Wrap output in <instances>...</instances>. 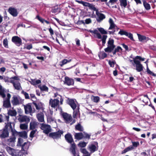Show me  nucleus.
<instances>
[{
	"instance_id": "nucleus-53",
	"label": "nucleus",
	"mask_w": 156,
	"mask_h": 156,
	"mask_svg": "<svg viewBox=\"0 0 156 156\" xmlns=\"http://www.w3.org/2000/svg\"><path fill=\"white\" fill-rule=\"evenodd\" d=\"M37 130L35 129V130H32L30 133V136L31 138H33L34 137V135L35 133Z\"/></svg>"
},
{
	"instance_id": "nucleus-1",
	"label": "nucleus",
	"mask_w": 156,
	"mask_h": 156,
	"mask_svg": "<svg viewBox=\"0 0 156 156\" xmlns=\"http://www.w3.org/2000/svg\"><path fill=\"white\" fill-rule=\"evenodd\" d=\"M6 120L7 121V123H5L6 125L5 128L2 130H0V138L2 139H4L7 137L9 136V132H11L10 126H12V122H9V118H5Z\"/></svg>"
},
{
	"instance_id": "nucleus-8",
	"label": "nucleus",
	"mask_w": 156,
	"mask_h": 156,
	"mask_svg": "<svg viewBox=\"0 0 156 156\" xmlns=\"http://www.w3.org/2000/svg\"><path fill=\"white\" fill-rule=\"evenodd\" d=\"M25 110V112L26 114H30L31 116H32V114L35 112L34 109H32L30 103L26 105H24Z\"/></svg>"
},
{
	"instance_id": "nucleus-44",
	"label": "nucleus",
	"mask_w": 156,
	"mask_h": 156,
	"mask_svg": "<svg viewBox=\"0 0 156 156\" xmlns=\"http://www.w3.org/2000/svg\"><path fill=\"white\" fill-rule=\"evenodd\" d=\"M98 29L102 34H107V32L102 28H98Z\"/></svg>"
},
{
	"instance_id": "nucleus-3",
	"label": "nucleus",
	"mask_w": 156,
	"mask_h": 156,
	"mask_svg": "<svg viewBox=\"0 0 156 156\" xmlns=\"http://www.w3.org/2000/svg\"><path fill=\"white\" fill-rule=\"evenodd\" d=\"M6 150L8 153L12 156H25V154L21 151L16 150L10 147H8L6 148Z\"/></svg>"
},
{
	"instance_id": "nucleus-32",
	"label": "nucleus",
	"mask_w": 156,
	"mask_h": 156,
	"mask_svg": "<svg viewBox=\"0 0 156 156\" xmlns=\"http://www.w3.org/2000/svg\"><path fill=\"white\" fill-rule=\"evenodd\" d=\"M12 137H11L9 139H8L7 140L8 142L9 143H14L16 141V135L12 136Z\"/></svg>"
},
{
	"instance_id": "nucleus-58",
	"label": "nucleus",
	"mask_w": 156,
	"mask_h": 156,
	"mask_svg": "<svg viewBox=\"0 0 156 156\" xmlns=\"http://www.w3.org/2000/svg\"><path fill=\"white\" fill-rule=\"evenodd\" d=\"M40 125H41V129L42 130H44L49 125H48L44 124V123H41Z\"/></svg>"
},
{
	"instance_id": "nucleus-18",
	"label": "nucleus",
	"mask_w": 156,
	"mask_h": 156,
	"mask_svg": "<svg viewBox=\"0 0 156 156\" xmlns=\"http://www.w3.org/2000/svg\"><path fill=\"white\" fill-rule=\"evenodd\" d=\"M59 103L58 101H56L55 99L53 100L51 99L49 100V104L51 106L52 108H55L58 105Z\"/></svg>"
},
{
	"instance_id": "nucleus-13",
	"label": "nucleus",
	"mask_w": 156,
	"mask_h": 156,
	"mask_svg": "<svg viewBox=\"0 0 156 156\" xmlns=\"http://www.w3.org/2000/svg\"><path fill=\"white\" fill-rule=\"evenodd\" d=\"M65 138L68 143L71 144L74 143L72 136L70 133H68L66 134L65 136Z\"/></svg>"
},
{
	"instance_id": "nucleus-59",
	"label": "nucleus",
	"mask_w": 156,
	"mask_h": 156,
	"mask_svg": "<svg viewBox=\"0 0 156 156\" xmlns=\"http://www.w3.org/2000/svg\"><path fill=\"white\" fill-rule=\"evenodd\" d=\"M128 36H126L128 37L130 40L133 41H134V40L133 38V34L130 33L128 32Z\"/></svg>"
},
{
	"instance_id": "nucleus-46",
	"label": "nucleus",
	"mask_w": 156,
	"mask_h": 156,
	"mask_svg": "<svg viewBox=\"0 0 156 156\" xmlns=\"http://www.w3.org/2000/svg\"><path fill=\"white\" fill-rule=\"evenodd\" d=\"M100 119L103 122H106L108 123H112L113 122V121L111 119L108 120L104 118H100Z\"/></svg>"
},
{
	"instance_id": "nucleus-47",
	"label": "nucleus",
	"mask_w": 156,
	"mask_h": 156,
	"mask_svg": "<svg viewBox=\"0 0 156 156\" xmlns=\"http://www.w3.org/2000/svg\"><path fill=\"white\" fill-rule=\"evenodd\" d=\"M18 113L19 114V117H27L26 115H23V111L21 109H18Z\"/></svg>"
},
{
	"instance_id": "nucleus-42",
	"label": "nucleus",
	"mask_w": 156,
	"mask_h": 156,
	"mask_svg": "<svg viewBox=\"0 0 156 156\" xmlns=\"http://www.w3.org/2000/svg\"><path fill=\"white\" fill-rule=\"evenodd\" d=\"M64 121L66 123H69L71 122L73 119L72 118H63Z\"/></svg>"
},
{
	"instance_id": "nucleus-24",
	"label": "nucleus",
	"mask_w": 156,
	"mask_h": 156,
	"mask_svg": "<svg viewBox=\"0 0 156 156\" xmlns=\"http://www.w3.org/2000/svg\"><path fill=\"white\" fill-rule=\"evenodd\" d=\"M80 107H78V108L73 110V117H80V113L79 112Z\"/></svg>"
},
{
	"instance_id": "nucleus-36",
	"label": "nucleus",
	"mask_w": 156,
	"mask_h": 156,
	"mask_svg": "<svg viewBox=\"0 0 156 156\" xmlns=\"http://www.w3.org/2000/svg\"><path fill=\"white\" fill-rule=\"evenodd\" d=\"M75 129L79 131H82L83 130V127L80 124L78 123L75 126Z\"/></svg>"
},
{
	"instance_id": "nucleus-19",
	"label": "nucleus",
	"mask_w": 156,
	"mask_h": 156,
	"mask_svg": "<svg viewBox=\"0 0 156 156\" xmlns=\"http://www.w3.org/2000/svg\"><path fill=\"white\" fill-rule=\"evenodd\" d=\"M36 109L37 110H41V111H44V108L43 107V104L41 102H37L33 103Z\"/></svg>"
},
{
	"instance_id": "nucleus-11",
	"label": "nucleus",
	"mask_w": 156,
	"mask_h": 156,
	"mask_svg": "<svg viewBox=\"0 0 156 156\" xmlns=\"http://www.w3.org/2000/svg\"><path fill=\"white\" fill-rule=\"evenodd\" d=\"M12 41L17 46H20L22 44L21 39L17 36H14L12 38Z\"/></svg>"
},
{
	"instance_id": "nucleus-57",
	"label": "nucleus",
	"mask_w": 156,
	"mask_h": 156,
	"mask_svg": "<svg viewBox=\"0 0 156 156\" xmlns=\"http://www.w3.org/2000/svg\"><path fill=\"white\" fill-rule=\"evenodd\" d=\"M87 144V143L84 142H83L80 143L78 145H79L80 147H84L86 146Z\"/></svg>"
},
{
	"instance_id": "nucleus-50",
	"label": "nucleus",
	"mask_w": 156,
	"mask_h": 156,
	"mask_svg": "<svg viewBox=\"0 0 156 156\" xmlns=\"http://www.w3.org/2000/svg\"><path fill=\"white\" fill-rule=\"evenodd\" d=\"M71 60H67L66 59H64L62 61V64H61V66H62L63 65L66 64L68 62H69L71 61Z\"/></svg>"
},
{
	"instance_id": "nucleus-16",
	"label": "nucleus",
	"mask_w": 156,
	"mask_h": 156,
	"mask_svg": "<svg viewBox=\"0 0 156 156\" xmlns=\"http://www.w3.org/2000/svg\"><path fill=\"white\" fill-rule=\"evenodd\" d=\"M9 12L13 16L16 17L18 14L16 9L12 7H10L8 9Z\"/></svg>"
},
{
	"instance_id": "nucleus-60",
	"label": "nucleus",
	"mask_w": 156,
	"mask_h": 156,
	"mask_svg": "<svg viewBox=\"0 0 156 156\" xmlns=\"http://www.w3.org/2000/svg\"><path fill=\"white\" fill-rule=\"evenodd\" d=\"M84 136H83V138L88 139H89L90 138V135H89L87 133L83 132Z\"/></svg>"
},
{
	"instance_id": "nucleus-29",
	"label": "nucleus",
	"mask_w": 156,
	"mask_h": 156,
	"mask_svg": "<svg viewBox=\"0 0 156 156\" xmlns=\"http://www.w3.org/2000/svg\"><path fill=\"white\" fill-rule=\"evenodd\" d=\"M109 22L110 24V26L108 28V30H111L114 28L115 26V25L114 23L113 20L111 18H110Z\"/></svg>"
},
{
	"instance_id": "nucleus-55",
	"label": "nucleus",
	"mask_w": 156,
	"mask_h": 156,
	"mask_svg": "<svg viewBox=\"0 0 156 156\" xmlns=\"http://www.w3.org/2000/svg\"><path fill=\"white\" fill-rule=\"evenodd\" d=\"M81 152L83 154L85 155H88L89 154H90L89 152L86 150V149L83 148L81 150Z\"/></svg>"
},
{
	"instance_id": "nucleus-49",
	"label": "nucleus",
	"mask_w": 156,
	"mask_h": 156,
	"mask_svg": "<svg viewBox=\"0 0 156 156\" xmlns=\"http://www.w3.org/2000/svg\"><path fill=\"white\" fill-rule=\"evenodd\" d=\"M3 44L5 48H8V42L7 38H5L3 40Z\"/></svg>"
},
{
	"instance_id": "nucleus-31",
	"label": "nucleus",
	"mask_w": 156,
	"mask_h": 156,
	"mask_svg": "<svg viewBox=\"0 0 156 156\" xmlns=\"http://www.w3.org/2000/svg\"><path fill=\"white\" fill-rule=\"evenodd\" d=\"M5 90L4 89L2 88V87L0 83V95L3 98H5V95L4 94Z\"/></svg>"
},
{
	"instance_id": "nucleus-12",
	"label": "nucleus",
	"mask_w": 156,
	"mask_h": 156,
	"mask_svg": "<svg viewBox=\"0 0 156 156\" xmlns=\"http://www.w3.org/2000/svg\"><path fill=\"white\" fill-rule=\"evenodd\" d=\"M11 96L10 94L8 93L7 94V98L5 100H4L3 106L5 108H8L11 106L10 102V99Z\"/></svg>"
},
{
	"instance_id": "nucleus-15",
	"label": "nucleus",
	"mask_w": 156,
	"mask_h": 156,
	"mask_svg": "<svg viewBox=\"0 0 156 156\" xmlns=\"http://www.w3.org/2000/svg\"><path fill=\"white\" fill-rule=\"evenodd\" d=\"M10 82L12 84L15 89L20 90L22 88L20 83L19 82H14L13 80H10Z\"/></svg>"
},
{
	"instance_id": "nucleus-41",
	"label": "nucleus",
	"mask_w": 156,
	"mask_h": 156,
	"mask_svg": "<svg viewBox=\"0 0 156 156\" xmlns=\"http://www.w3.org/2000/svg\"><path fill=\"white\" fill-rule=\"evenodd\" d=\"M27 124H21L20 125V128L22 129H27L28 128Z\"/></svg>"
},
{
	"instance_id": "nucleus-2",
	"label": "nucleus",
	"mask_w": 156,
	"mask_h": 156,
	"mask_svg": "<svg viewBox=\"0 0 156 156\" xmlns=\"http://www.w3.org/2000/svg\"><path fill=\"white\" fill-rule=\"evenodd\" d=\"M12 124L13 126H10V129H11V132L12 133V136L16 135L19 136V137L23 138L24 139H27V132L24 131L22 132H17L15 129V123L14 122H12Z\"/></svg>"
},
{
	"instance_id": "nucleus-40",
	"label": "nucleus",
	"mask_w": 156,
	"mask_h": 156,
	"mask_svg": "<svg viewBox=\"0 0 156 156\" xmlns=\"http://www.w3.org/2000/svg\"><path fill=\"white\" fill-rule=\"evenodd\" d=\"M122 49L120 46H118L116 48H115L114 51L113 52V55L115 54L116 52L122 51Z\"/></svg>"
},
{
	"instance_id": "nucleus-30",
	"label": "nucleus",
	"mask_w": 156,
	"mask_h": 156,
	"mask_svg": "<svg viewBox=\"0 0 156 156\" xmlns=\"http://www.w3.org/2000/svg\"><path fill=\"white\" fill-rule=\"evenodd\" d=\"M8 113L9 115L11 116H16L17 112L15 110H9L8 111Z\"/></svg>"
},
{
	"instance_id": "nucleus-21",
	"label": "nucleus",
	"mask_w": 156,
	"mask_h": 156,
	"mask_svg": "<svg viewBox=\"0 0 156 156\" xmlns=\"http://www.w3.org/2000/svg\"><path fill=\"white\" fill-rule=\"evenodd\" d=\"M76 145L75 143L72 144L70 148V151L74 156H79V154L77 155L76 152L75 150Z\"/></svg>"
},
{
	"instance_id": "nucleus-33",
	"label": "nucleus",
	"mask_w": 156,
	"mask_h": 156,
	"mask_svg": "<svg viewBox=\"0 0 156 156\" xmlns=\"http://www.w3.org/2000/svg\"><path fill=\"white\" fill-rule=\"evenodd\" d=\"M142 101L144 102L146 104H147L148 101L149 99L147 95H144V98H142Z\"/></svg>"
},
{
	"instance_id": "nucleus-7",
	"label": "nucleus",
	"mask_w": 156,
	"mask_h": 156,
	"mask_svg": "<svg viewBox=\"0 0 156 156\" xmlns=\"http://www.w3.org/2000/svg\"><path fill=\"white\" fill-rule=\"evenodd\" d=\"M94 34L96 35V37L98 38L99 39H101L102 45H104L106 43V40L107 37V36L106 35H104L102 38L101 34L99 33L98 31L96 29L94 30Z\"/></svg>"
},
{
	"instance_id": "nucleus-52",
	"label": "nucleus",
	"mask_w": 156,
	"mask_h": 156,
	"mask_svg": "<svg viewBox=\"0 0 156 156\" xmlns=\"http://www.w3.org/2000/svg\"><path fill=\"white\" fill-rule=\"evenodd\" d=\"M45 112L44 111H41L37 115V117H44V114Z\"/></svg>"
},
{
	"instance_id": "nucleus-23",
	"label": "nucleus",
	"mask_w": 156,
	"mask_h": 156,
	"mask_svg": "<svg viewBox=\"0 0 156 156\" xmlns=\"http://www.w3.org/2000/svg\"><path fill=\"white\" fill-rule=\"evenodd\" d=\"M38 122L36 121L31 122L30 123V130H33L37 127Z\"/></svg>"
},
{
	"instance_id": "nucleus-39",
	"label": "nucleus",
	"mask_w": 156,
	"mask_h": 156,
	"mask_svg": "<svg viewBox=\"0 0 156 156\" xmlns=\"http://www.w3.org/2000/svg\"><path fill=\"white\" fill-rule=\"evenodd\" d=\"M60 114L62 117H72L71 115L67 113L64 112L62 111H61Z\"/></svg>"
},
{
	"instance_id": "nucleus-25",
	"label": "nucleus",
	"mask_w": 156,
	"mask_h": 156,
	"mask_svg": "<svg viewBox=\"0 0 156 156\" xmlns=\"http://www.w3.org/2000/svg\"><path fill=\"white\" fill-rule=\"evenodd\" d=\"M75 138L77 140H80L83 138V135L82 133H76L75 134Z\"/></svg>"
},
{
	"instance_id": "nucleus-62",
	"label": "nucleus",
	"mask_w": 156,
	"mask_h": 156,
	"mask_svg": "<svg viewBox=\"0 0 156 156\" xmlns=\"http://www.w3.org/2000/svg\"><path fill=\"white\" fill-rule=\"evenodd\" d=\"M132 146L135 147H137L139 145V143L138 142H132Z\"/></svg>"
},
{
	"instance_id": "nucleus-27",
	"label": "nucleus",
	"mask_w": 156,
	"mask_h": 156,
	"mask_svg": "<svg viewBox=\"0 0 156 156\" xmlns=\"http://www.w3.org/2000/svg\"><path fill=\"white\" fill-rule=\"evenodd\" d=\"M18 120L20 122H26L28 123L30 121V119L29 118H18Z\"/></svg>"
},
{
	"instance_id": "nucleus-17",
	"label": "nucleus",
	"mask_w": 156,
	"mask_h": 156,
	"mask_svg": "<svg viewBox=\"0 0 156 156\" xmlns=\"http://www.w3.org/2000/svg\"><path fill=\"white\" fill-rule=\"evenodd\" d=\"M64 83L68 86L73 85L74 84V80L73 79H70L68 77H65Z\"/></svg>"
},
{
	"instance_id": "nucleus-45",
	"label": "nucleus",
	"mask_w": 156,
	"mask_h": 156,
	"mask_svg": "<svg viewBox=\"0 0 156 156\" xmlns=\"http://www.w3.org/2000/svg\"><path fill=\"white\" fill-rule=\"evenodd\" d=\"M23 142V140L21 138H19L18 139V143L17 144V146H22V144Z\"/></svg>"
},
{
	"instance_id": "nucleus-4",
	"label": "nucleus",
	"mask_w": 156,
	"mask_h": 156,
	"mask_svg": "<svg viewBox=\"0 0 156 156\" xmlns=\"http://www.w3.org/2000/svg\"><path fill=\"white\" fill-rule=\"evenodd\" d=\"M114 40L110 38L108 42V47L104 49L105 51L107 52H111L115 47L114 44Z\"/></svg>"
},
{
	"instance_id": "nucleus-20",
	"label": "nucleus",
	"mask_w": 156,
	"mask_h": 156,
	"mask_svg": "<svg viewBox=\"0 0 156 156\" xmlns=\"http://www.w3.org/2000/svg\"><path fill=\"white\" fill-rule=\"evenodd\" d=\"M54 97L56 98L55 99V100L57 101H58V102L59 103V100L60 103L61 105L62 104L63 101V100L62 98V96L58 94L57 93H55L54 94Z\"/></svg>"
},
{
	"instance_id": "nucleus-5",
	"label": "nucleus",
	"mask_w": 156,
	"mask_h": 156,
	"mask_svg": "<svg viewBox=\"0 0 156 156\" xmlns=\"http://www.w3.org/2000/svg\"><path fill=\"white\" fill-rule=\"evenodd\" d=\"M66 103L69 105L73 110H75L78 107H79V105L76 99L68 98L66 100Z\"/></svg>"
},
{
	"instance_id": "nucleus-63",
	"label": "nucleus",
	"mask_w": 156,
	"mask_h": 156,
	"mask_svg": "<svg viewBox=\"0 0 156 156\" xmlns=\"http://www.w3.org/2000/svg\"><path fill=\"white\" fill-rule=\"evenodd\" d=\"M89 6L92 10L96 11V12L98 11V10L95 8V7L94 6V5L90 4V5H89Z\"/></svg>"
},
{
	"instance_id": "nucleus-38",
	"label": "nucleus",
	"mask_w": 156,
	"mask_h": 156,
	"mask_svg": "<svg viewBox=\"0 0 156 156\" xmlns=\"http://www.w3.org/2000/svg\"><path fill=\"white\" fill-rule=\"evenodd\" d=\"M143 5L146 9L148 10L150 9L151 7L150 5L145 1H143Z\"/></svg>"
},
{
	"instance_id": "nucleus-51",
	"label": "nucleus",
	"mask_w": 156,
	"mask_h": 156,
	"mask_svg": "<svg viewBox=\"0 0 156 156\" xmlns=\"http://www.w3.org/2000/svg\"><path fill=\"white\" fill-rule=\"evenodd\" d=\"M39 88L42 91H48V88L45 85H43L42 87H40Z\"/></svg>"
},
{
	"instance_id": "nucleus-56",
	"label": "nucleus",
	"mask_w": 156,
	"mask_h": 156,
	"mask_svg": "<svg viewBox=\"0 0 156 156\" xmlns=\"http://www.w3.org/2000/svg\"><path fill=\"white\" fill-rule=\"evenodd\" d=\"M22 93L23 94V95H24L25 98L26 99H29L30 98V97L29 96L28 94L26 92L23 90L22 91Z\"/></svg>"
},
{
	"instance_id": "nucleus-43",
	"label": "nucleus",
	"mask_w": 156,
	"mask_h": 156,
	"mask_svg": "<svg viewBox=\"0 0 156 156\" xmlns=\"http://www.w3.org/2000/svg\"><path fill=\"white\" fill-rule=\"evenodd\" d=\"M118 34L121 35H125L126 36H128V32L123 30H121L119 32Z\"/></svg>"
},
{
	"instance_id": "nucleus-14",
	"label": "nucleus",
	"mask_w": 156,
	"mask_h": 156,
	"mask_svg": "<svg viewBox=\"0 0 156 156\" xmlns=\"http://www.w3.org/2000/svg\"><path fill=\"white\" fill-rule=\"evenodd\" d=\"M96 14L97 15L96 20L97 22H100L103 19L105 18V16L104 14L100 13L99 11L96 12Z\"/></svg>"
},
{
	"instance_id": "nucleus-64",
	"label": "nucleus",
	"mask_w": 156,
	"mask_h": 156,
	"mask_svg": "<svg viewBox=\"0 0 156 156\" xmlns=\"http://www.w3.org/2000/svg\"><path fill=\"white\" fill-rule=\"evenodd\" d=\"M36 18L42 23H43L44 22L45 20L40 17L39 16H37Z\"/></svg>"
},
{
	"instance_id": "nucleus-22",
	"label": "nucleus",
	"mask_w": 156,
	"mask_h": 156,
	"mask_svg": "<svg viewBox=\"0 0 156 156\" xmlns=\"http://www.w3.org/2000/svg\"><path fill=\"white\" fill-rule=\"evenodd\" d=\"M12 103L13 105H16L19 104V101L17 97L14 96L12 97Z\"/></svg>"
},
{
	"instance_id": "nucleus-34",
	"label": "nucleus",
	"mask_w": 156,
	"mask_h": 156,
	"mask_svg": "<svg viewBox=\"0 0 156 156\" xmlns=\"http://www.w3.org/2000/svg\"><path fill=\"white\" fill-rule=\"evenodd\" d=\"M43 130V132L45 134H48L51 131L50 126V125H49L47 127Z\"/></svg>"
},
{
	"instance_id": "nucleus-35",
	"label": "nucleus",
	"mask_w": 156,
	"mask_h": 156,
	"mask_svg": "<svg viewBox=\"0 0 156 156\" xmlns=\"http://www.w3.org/2000/svg\"><path fill=\"white\" fill-rule=\"evenodd\" d=\"M120 5L121 6L126 7L127 5V2L126 0H120Z\"/></svg>"
},
{
	"instance_id": "nucleus-6",
	"label": "nucleus",
	"mask_w": 156,
	"mask_h": 156,
	"mask_svg": "<svg viewBox=\"0 0 156 156\" xmlns=\"http://www.w3.org/2000/svg\"><path fill=\"white\" fill-rule=\"evenodd\" d=\"M134 63H133V66H136V70L138 72H140L143 70V65L140 63V62L136 59H133Z\"/></svg>"
},
{
	"instance_id": "nucleus-28",
	"label": "nucleus",
	"mask_w": 156,
	"mask_h": 156,
	"mask_svg": "<svg viewBox=\"0 0 156 156\" xmlns=\"http://www.w3.org/2000/svg\"><path fill=\"white\" fill-rule=\"evenodd\" d=\"M29 147V144H28L27 142L24 143L21 146V150L24 151L25 152L27 151Z\"/></svg>"
},
{
	"instance_id": "nucleus-37",
	"label": "nucleus",
	"mask_w": 156,
	"mask_h": 156,
	"mask_svg": "<svg viewBox=\"0 0 156 156\" xmlns=\"http://www.w3.org/2000/svg\"><path fill=\"white\" fill-rule=\"evenodd\" d=\"M60 12V9L57 6L53 7L52 9V12L53 13H58Z\"/></svg>"
},
{
	"instance_id": "nucleus-54",
	"label": "nucleus",
	"mask_w": 156,
	"mask_h": 156,
	"mask_svg": "<svg viewBox=\"0 0 156 156\" xmlns=\"http://www.w3.org/2000/svg\"><path fill=\"white\" fill-rule=\"evenodd\" d=\"M93 101L97 103L100 100V98L98 96H93Z\"/></svg>"
},
{
	"instance_id": "nucleus-61",
	"label": "nucleus",
	"mask_w": 156,
	"mask_h": 156,
	"mask_svg": "<svg viewBox=\"0 0 156 156\" xmlns=\"http://www.w3.org/2000/svg\"><path fill=\"white\" fill-rule=\"evenodd\" d=\"M147 71L148 73L154 76H155V74H154V73H152L151 71L149 69L148 67H147Z\"/></svg>"
},
{
	"instance_id": "nucleus-26",
	"label": "nucleus",
	"mask_w": 156,
	"mask_h": 156,
	"mask_svg": "<svg viewBox=\"0 0 156 156\" xmlns=\"http://www.w3.org/2000/svg\"><path fill=\"white\" fill-rule=\"evenodd\" d=\"M139 40L141 42H146L148 38L144 36H142L140 34H137Z\"/></svg>"
},
{
	"instance_id": "nucleus-9",
	"label": "nucleus",
	"mask_w": 156,
	"mask_h": 156,
	"mask_svg": "<svg viewBox=\"0 0 156 156\" xmlns=\"http://www.w3.org/2000/svg\"><path fill=\"white\" fill-rule=\"evenodd\" d=\"M63 133V131L59 130L56 132L50 133L49 134V136L54 139H58L61 137V135Z\"/></svg>"
},
{
	"instance_id": "nucleus-48",
	"label": "nucleus",
	"mask_w": 156,
	"mask_h": 156,
	"mask_svg": "<svg viewBox=\"0 0 156 156\" xmlns=\"http://www.w3.org/2000/svg\"><path fill=\"white\" fill-rule=\"evenodd\" d=\"M108 62L110 66L112 67H114L115 64H116V62L115 60H113L112 61L109 60Z\"/></svg>"
},
{
	"instance_id": "nucleus-10",
	"label": "nucleus",
	"mask_w": 156,
	"mask_h": 156,
	"mask_svg": "<svg viewBox=\"0 0 156 156\" xmlns=\"http://www.w3.org/2000/svg\"><path fill=\"white\" fill-rule=\"evenodd\" d=\"M98 147V143L97 142H94V144H91L89 145L88 148L91 153H93L97 151Z\"/></svg>"
}]
</instances>
